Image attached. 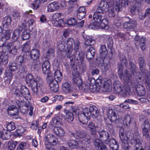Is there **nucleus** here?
<instances>
[{
	"label": "nucleus",
	"instance_id": "f257e3e1",
	"mask_svg": "<svg viewBox=\"0 0 150 150\" xmlns=\"http://www.w3.org/2000/svg\"><path fill=\"white\" fill-rule=\"evenodd\" d=\"M72 135L76 139L80 138V139L78 143L75 140H69L68 143L69 147L71 148H75L78 144L81 143L82 146L81 148V150H90V141L89 139L85 137V134L83 132L78 131L75 133L72 134Z\"/></svg>",
	"mask_w": 150,
	"mask_h": 150
},
{
	"label": "nucleus",
	"instance_id": "f03ea898",
	"mask_svg": "<svg viewBox=\"0 0 150 150\" xmlns=\"http://www.w3.org/2000/svg\"><path fill=\"white\" fill-rule=\"evenodd\" d=\"M10 36L9 33L5 31L3 36L0 39V47H2V50L8 51L9 53L15 55L16 54L17 50L20 48V45L18 42H16V44L9 42L6 44V41L10 39Z\"/></svg>",
	"mask_w": 150,
	"mask_h": 150
},
{
	"label": "nucleus",
	"instance_id": "7ed1b4c3",
	"mask_svg": "<svg viewBox=\"0 0 150 150\" xmlns=\"http://www.w3.org/2000/svg\"><path fill=\"white\" fill-rule=\"evenodd\" d=\"M99 113L97 108L94 105L90 106L89 108H85L83 109L82 113L78 116V119L81 122L86 124L88 120L90 119L91 116L93 118H96Z\"/></svg>",
	"mask_w": 150,
	"mask_h": 150
},
{
	"label": "nucleus",
	"instance_id": "20e7f679",
	"mask_svg": "<svg viewBox=\"0 0 150 150\" xmlns=\"http://www.w3.org/2000/svg\"><path fill=\"white\" fill-rule=\"evenodd\" d=\"M26 80L31 85L33 95L37 96L38 91V87L42 85V81L38 78H33L32 74H28L26 77Z\"/></svg>",
	"mask_w": 150,
	"mask_h": 150
},
{
	"label": "nucleus",
	"instance_id": "39448f33",
	"mask_svg": "<svg viewBox=\"0 0 150 150\" xmlns=\"http://www.w3.org/2000/svg\"><path fill=\"white\" fill-rule=\"evenodd\" d=\"M74 44L75 46L74 50L76 51V53H77L79 48L80 45L79 41L76 40L75 42H74L73 38H69L67 39V47L66 52L67 57L69 58L70 60H73V59H75V57L71 55Z\"/></svg>",
	"mask_w": 150,
	"mask_h": 150
},
{
	"label": "nucleus",
	"instance_id": "423d86ee",
	"mask_svg": "<svg viewBox=\"0 0 150 150\" xmlns=\"http://www.w3.org/2000/svg\"><path fill=\"white\" fill-rule=\"evenodd\" d=\"M120 60L121 62V64L119 66L118 68V74L119 77L120 79H123L125 82L128 83L130 82L132 80L131 74H129L128 72H127L126 70L124 71V72H125V74L123 75L122 74L123 68L122 65H124L126 66L128 64L125 55H122L120 57Z\"/></svg>",
	"mask_w": 150,
	"mask_h": 150
},
{
	"label": "nucleus",
	"instance_id": "0eeeda50",
	"mask_svg": "<svg viewBox=\"0 0 150 150\" xmlns=\"http://www.w3.org/2000/svg\"><path fill=\"white\" fill-rule=\"evenodd\" d=\"M11 91L17 97L23 96L26 100L30 99L29 90L25 86H15L12 87Z\"/></svg>",
	"mask_w": 150,
	"mask_h": 150
},
{
	"label": "nucleus",
	"instance_id": "6e6552de",
	"mask_svg": "<svg viewBox=\"0 0 150 150\" xmlns=\"http://www.w3.org/2000/svg\"><path fill=\"white\" fill-rule=\"evenodd\" d=\"M104 14H101L96 17V19L94 18V14L93 15V19L94 21L93 25L96 28L100 26L102 29H107L109 28L108 20L107 18L103 17Z\"/></svg>",
	"mask_w": 150,
	"mask_h": 150
},
{
	"label": "nucleus",
	"instance_id": "1a4fd4ad",
	"mask_svg": "<svg viewBox=\"0 0 150 150\" xmlns=\"http://www.w3.org/2000/svg\"><path fill=\"white\" fill-rule=\"evenodd\" d=\"M113 3L111 1L107 0H102L100 2L96 11L94 13V18L96 19V17L100 14H104L106 12L109 7V5L110 6Z\"/></svg>",
	"mask_w": 150,
	"mask_h": 150
},
{
	"label": "nucleus",
	"instance_id": "9d476101",
	"mask_svg": "<svg viewBox=\"0 0 150 150\" xmlns=\"http://www.w3.org/2000/svg\"><path fill=\"white\" fill-rule=\"evenodd\" d=\"M115 2H113L112 4L109 6L107 10L108 14L109 17H112L115 16L114 7L116 6L117 8H115L116 10L119 11L120 8V0H114Z\"/></svg>",
	"mask_w": 150,
	"mask_h": 150
},
{
	"label": "nucleus",
	"instance_id": "9b49d317",
	"mask_svg": "<svg viewBox=\"0 0 150 150\" xmlns=\"http://www.w3.org/2000/svg\"><path fill=\"white\" fill-rule=\"evenodd\" d=\"M122 19L123 21H126L123 25L124 28L125 29L132 30L137 25V23L136 21L132 20L128 17L123 18Z\"/></svg>",
	"mask_w": 150,
	"mask_h": 150
},
{
	"label": "nucleus",
	"instance_id": "f8f14e48",
	"mask_svg": "<svg viewBox=\"0 0 150 150\" xmlns=\"http://www.w3.org/2000/svg\"><path fill=\"white\" fill-rule=\"evenodd\" d=\"M133 139L136 142L134 150H144L142 144V138L140 137L138 131H136L133 134Z\"/></svg>",
	"mask_w": 150,
	"mask_h": 150
},
{
	"label": "nucleus",
	"instance_id": "ddd939ff",
	"mask_svg": "<svg viewBox=\"0 0 150 150\" xmlns=\"http://www.w3.org/2000/svg\"><path fill=\"white\" fill-rule=\"evenodd\" d=\"M142 133L143 137L146 138L150 137V121L145 120L142 125Z\"/></svg>",
	"mask_w": 150,
	"mask_h": 150
},
{
	"label": "nucleus",
	"instance_id": "4468645a",
	"mask_svg": "<svg viewBox=\"0 0 150 150\" xmlns=\"http://www.w3.org/2000/svg\"><path fill=\"white\" fill-rule=\"evenodd\" d=\"M47 83L49 84L50 90L54 92H56L57 91L59 88V85L57 82L54 80L52 76L49 75L46 79Z\"/></svg>",
	"mask_w": 150,
	"mask_h": 150
},
{
	"label": "nucleus",
	"instance_id": "2eb2a0df",
	"mask_svg": "<svg viewBox=\"0 0 150 150\" xmlns=\"http://www.w3.org/2000/svg\"><path fill=\"white\" fill-rule=\"evenodd\" d=\"M139 62L141 70L144 73V75H146V76H145V81L148 83H150V76L148 75V74L147 73H146L147 71L146 69H145L144 60L143 57H141L139 58Z\"/></svg>",
	"mask_w": 150,
	"mask_h": 150
},
{
	"label": "nucleus",
	"instance_id": "dca6fc26",
	"mask_svg": "<svg viewBox=\"0 0 150 150\" xmlns=\"http://www.w3.org/2000/svg\"><path fill=\"white\" fill-rule=\"evenodd\" d=\"M119 136L121 141L122 142V146L123 149L127 150L129 149V144L128 143L127 137H125L124 132V129H121L119 131Z\"/></svg>",
	"mask_w": 150,
	"mask_h": 150
},
{
	"label": "nucleus",
	"instance_id": "f3484780",
	"mask_svg": "<svg viewBox=\"0 0 150 150\" xmlns=\"http://www.w3.org/2000/svg\"><path fill=\"white\" fill-rule=\"evenodd\" d=\"M131 1L134 2L135 4L131 8V11L133 14H135L141 9L142 3L143 0H130Z\"/></svg>",
	"mask_w": 150,
	"mask_h": 150
},
{
	"label": "nucleus",
	"instance_id": "a211bd4d",
	"mask_svg": "<svg viewBox=\"0 0 150 150\" xmlns=\"http://www.w3.org/2000/svg\"><path fill=\"white\" fill-rule=\"evenodd\" d=\"M60 16L59 13L55 14L53 16L52 23L53 26L60 27L64 26V21L62 19L59 18V17Z\"/></svg>",
	"mask_w": 150,
	"mask_h": 150
},
{
	"label": "nucleus",
	"instance_id": "6ab92c4d",
	"mask_svg": "<svg viewBox=\"0 0 150 150\" xmlns=\"http://www.w3.org/2000/svg\"><path fill=\"white\" fill-rule=\"evenodd\" d=\"M57 142V139L54 135L49 134L46 136L45 140V146L46 144H48V146L54 145Z\"/></svg>",
	"mask_w": 150,
	"mask_h": 150
},
{
	"label": "nucleus",
	"instance_id": "aec40b11",
	"mask_svg": "<svg viewBox=\"0 0 150 150\" xmlns=\"http://www.w3.org/2000/svg\"><path fill=\"white\" fill-rule=\"evenodd\" d=\"M112 82L110 80H102L100 81V86L102 87L104 90L106 92H110L112 89Z\"/></svg>",
	"mask_w": 150,
	"mask_h": 150
},
{
	"label": "nucleus",
	"instance_id": "412c9836",
	"mask_svg": "<svg viewBox=\"0 0 150 150\" xmlns=\"http://www.w3.org/2000/svg\"><path fill=\"white\" fill-rule=\"evenodd\" d=\"M15 102L18 108H20L21 112L23 114H25L27 112V110L25 108L28 104L25 102L22 101L21 99L18 100L17 98Z\"/></svg>",
	"mask_w": 150,
	"mask_h": 150
},
{
	"label": "nucleus",
	"instance_id": "4be33fe9",
	"mask_svg": "<svg viewBox=\"0 0 150 150\" xmlns=\"http://www.w3.org/2000/svg\"><path fill=\"white\" fill-rule=\"evenodd\" d=\"M59 8V5L58 2L53 1L48 5L47 11L48 12H53L58 10Z\"/></svg>",
	"mask_w": 150,
	"mask_h": 150
},
{
	"label": "nucleus",
	"instance_id": "5701e85b",
	"mask_svg": "<svg viewBox=\"0 0 150 150\" xmlns=\"http://www.w3.org/2000/svg\"><path fill=\"white\" fill-rule=\"evenodd\" d=\"M7 111L8 115L10 116H17L18 115V110L15 105L9 106L7 108Z\"/></svg>",
	"mask_w": 150,
	"mask_h": 150
},
{
	"label": "nucleus",
	"instance_id": "b1692460",
	"mask_svg": "<svg viewBox=\"0 0 150 150\" xmlns=\"http://www.w3.org/2000/svg\"><path fill=\"white\" fill-rule=\"evenodd\" d=\"M98 128L97 126L96 125L93 123L90 122L88 123L86 128L87 130H89L92 134L95 135L97 131Z\"/></svg>",
	"mask_w": 150,
	"mask_h": 150
},
{
	"label": "nucleus",
	"instance_id": "393cba45",
	"mask_svg": "<svg viewBox=\"0 0 150 150\" xmlns=\"http://www.w3.org/2000/svg\"><path fill=\"white\" fill-rule=\"evenodd\" d=\"M93 83H91L90 81H91L92 80H90V82L89 83V85H87L86 86V88L87 91H90L91 92H95L97 91H98L99 90V87L98 88L97 86L95 84V80L93 79Z\"/></svg>",
	"mask_w": 150,
	"mask_h": 150
},
{
	"label": "nucleus",
	"instance_id": "a878e982",
	"mask_svg": "<svg viewBox=\"0 0 150 150\" xmlns=\"http://www.w3.org/2000/svg\"><path fill=\"white\" fill-rule=\"evenodd\" d=\"M34 21L33 19H30L28 20L27 22L24 21L20 26L21 28L27 29L30 28L31 27L32 28V26L34 23Z\"/></svg>",
	"mask_w": 150,
	"mask_h": 150
},
{
	"label": "nucleus",
	"instance_id": "bb28decb",
	"mask_svg": "<svg viewBox=\"0 0 150 150\" xmlns=\"http://www.w3.org/2000/svg\"><path fill=\"white\" fill-rule=\"evenodd\" d=\"M53 131L59 137L64 136L65 133L64 130L61 127H54Z\"/></svg>",
	"mask_w": 150,
	"mask_h": 150
},
{
	"label": "nucleus",
	"instance_id": "cd10ccee",
	"mask_svg": "<svg viewBox=\"0 0 150 150\" xmlns=\"http://www.w3.org/2000/svg\"><path fill=\"white\" fill-rule=\"evenodd\" d=\"M21 28L20 26L19 28V30L16 29L14 30L11 37L12 41L15 42L19 39L21 33V31L20 30H22V29L21 30Z\"/></svg>",
	"mask_w": 150,
	"mask_h": 150
},
{
	"label": "nucleus",
	"instance_id": "c85d7f7f",
	"mask_svg": "<svg viewBox=\"0 0 150 150\" xmlns=\"http://www.w3.org/2000/svg\"><path fill=\"white\" fill-rule=\"evenodd\" d=\"M94 144L96 149L98 150H108L106 147L103 144L99 139L96 140Z\"/></svg>",
	"mask_w": 150,
	"mask_h": 150
},
{
	"label": "nucleus",
	"instance_id": "c756f323",
	"mask_svg": "<svg viewBox=\"0 0 150 150\" xmlns=\"http://www.w3.org/2000/svg\"><path fill=\"white\" fill-rule=\"evenodd\" d=\"M107 115L108 118L111 121L114 122L117 121L116 114L112 109H110L108 110Z\"/></svg>",
	"mask_w": 150,
	"mask_h": 150
},
{
	"label": "nucleus",
	"instance_id": "7c9ffc66",
	"mask_svg": "<svg viewBox=\"0 0 150 150\" xmlns=\"http://www.w3.org/2000/svg\"><path fill=\"white\" fill-rule=\"evenodd\" d=\"M114 91L116 93L120 94L122 95L124 97H126L127 96V93L129 94L131 93L130 90L128 88L126 90H125V93H122L123 90L122 88L117 87V88H113Z\"/></svg>",
	"mask_w": 150,
	"mask_h": 150
},
{
	"label": "nucleus",
	"instance_id": "2f4dec72",
	"mask_svg": "<svg viewBox=\"0 0 150 150\" xmlns=\"http://www.w3.org/2000/svg\"><path fill=\"white\" fill-rule=\"evenodd\" d=\"M40 56V51L37 49L32 50L30 51L31 58L33 60H36Z\"/></svg>",
	"mask_w": 150,
	"mask_h": 150
},
{
	"label": "nucleus",
	"instance_id": "473e14b6",
	"mask_svg": "<svg viewBox=\"0 0 150 150\" xmlns=\"http://www.w3.org/2000/svg\"><path fill=\"white\" fill-rule=\"evenodd\" d=\"M11 137V133L10 131L5 129L2 131H0V138L3 139L7 140L9 139Z\"/></svg>",
	"mask_w": 150,
	"mask_h": 150
},
{
	"label": "nucleus",
	"instance_id": "72a5a7b5",
	"mask_svg": "<svg viewBox=\"0 0 150 150\" xmlns=\"http://www.w3.org/2000/svg\"><path fill=\"white\" fill-rule=\"evenodd\" d=\"M107 144H109L110 147L113 150H117L118 148L117 142L114 139H110Z\"/></svg>",
	"mask_w": 150,
	"mask_h": 150
},
{
	"label": "nucleus",
	"instance_id": "f704fd0d",
	"mask_svg": "<svg viewBox=\"0 0 150 150\" xmlns=\"http://www.w3.org/2000/svg\"><path fill=\"white\" fill-rule=\"evenodd\" d=\"M74 83L76 84L79 87L81 86L82 83V82L81 77L78 74H76L72 78Z\"/></svg>",
	"mask_w": 150,
	"mask_h": 150
},
{
	"label": "nucleus",
	"instance_id": "c9c22d12",
	"mask_svg": "<svg viewBox=\"0 0 150 150\" xmlns=\"http://www.w3.org/2000/svg\"><path fill=\"white\" fill-rule=\"evenodd\" d=\"M63 90L66 93H68L72 91V88L71 84L68 82L63 83L62 85Z\"/></svg>",
	"mask_w": 150,
	"mask_h": 150
},
{
	"label": "nucleus",
	"instance_id": "e433bc0d",
	"mask_svg": "<svg viewBox=\"0 0 150 150\" xmlns=\"http://www.w3.org/2000/svg\"><path fill=\"white\" fill-rule=\"evenodd\" d=\"M50 66L49 62L48 60L45 61L42 65L43 72L44 73H47L50 69Z\"/></svg>",
	"mask_w": 150,
	"mask_h": 150
},
{
	"label": "nucleus",
	"instance_id": "4c0bfd02",
	"mask_svg": "<svg viewBox=\"0 0 150 150\" xmlns=\"http://www.w3.org/2000/svg\"><path fill=\"white\" fill-rule=\"evenodd\" d=\"M54 80L56 81L57 82H60L62 78V72L58 70L55 71L54 73Z\"/></svg>",
	"mask_w": 150,
	"mask_h": 150
},
{
	"label": "nucleus",
	"instance_id": "58836bf2",
	"mask_svg": "<svg viewBox=\"0 0 150 150\" xmlns=\"http://www.w3.org/2000/svg\"><path fill=\"white\" fill-rule=\"evenodd\" d=\"M131 121L130 117V116L128 115L126 116L125 117L123 121L120 118H119L118 120V121L120 123L122 124L124 123V124H125L127 127L129 126Z\"/></svg>",
	"mask_w": 150,
	"mask_h": 150
},
{
	"label": "nucleus",
	"instance_id": "ea45409f",
	"mask_svg": "<svg viewBox=\"0 0 150 150\" xmlns=\"http://www.w3.org/2000/svg\"><path fill=\"white\" fill-rule=\"evenodd\" d=\"M24 57L23 56L20 55L17 56L16 59V63L19 66V69L21 68L22 64L24 62Z\"/></svg>",
	"mask_w": 150,
	"mask_h": 150
},
{
	"label": "nucleus",
	"instance_id": "a19ab883",
	"mask_svg": "<svg viewBox=\"0 0 150 150\" xmlns=\"http://www.w3.org/2000/svg\"><path fill=\"white\" fill-rule=\"evenodd\" d=\"M99 135L100 137L103 138V139L105 140L104 142L105 144H107L108 143V139L109 135L107 132L105 131H102L99 133Z\"/></svg>",
	"mask_w": 150,
	"mask_h": 150
},
{
	"label": "nucleus",
	"instance_id": "79ce46f5",
	"mask_svg": "<svg viewBox=\"0 0 150 150\" xmlns=\"http://www.w3.org/2000/svg\"><path fill=\"white\" fill-rule=\"evenodd\" d=\"M95 50L92 47H91L89 50L86 52V57L88 59H91L93 58Z\"/></svg>",
	"mask_w": 150,
	"mask_h": 150
},
{
	"label": "nucleus",
	"instance_id": "37998d69",
	"mask_svg": "<svg viewBox=\"0 0 150 150\" xmlns=\"http://www.w3.org/2000/svg\"><path fill=\"white\" fill-rule=\"evenodd\" d=\"M100 54L101 57L102 58H105L107 53V51L105 45H102L100 46Z\"/></svg>",
	"mask_w": 150,
	"mask_h": 150
},
{
	"label": "nucleus",
	"instance_id": "c03bdc74",
	"mask_svg": "<svg viewBox=\"0 0 150 150\" xmlns=\"http://www.w3.org/2000/svg\"><path fill=\"white\" fill-rule=\"evenodd\" d=\"M136 91L138 95L142 96H144L145 94L144 87L142 85H139L137 88Z\"/></svg>",
	"mask_w": 150,
	"mask_h": 150
},
{
	"label": "nucleus",
	"instance_id": "a18cd8bd",
	"mask_svg": "<svg viewBox=\"0 0 150 150\" xmlns=\"http://www.w3.org/2000/svg\"><path fill=\"white\" fill-rule=\"evenodd\" d=\"M31 47V45L30 42H27L22 45L21 48V51L25 52H28L30 50Z\"/></svg>",
	"mask_w": 150,
	"mask_h": 150
},
{
	"label": "nucleus",
	"instance_id": "49530a36",
	"mask_svg": "<svg viewBox=\"0 0 150 150\" xmlns=\"http://www.w3.org/2000/svg\"><path fill=\"white\" fill-rule=\"evenodd\" d=\"M65 113L67 121L69 122L72 121L74 119V116L73 113L68 110H66Z\"/></svg>",
	"mask_w": 150,
	"mask_h": 150
},
{
	"label": "nucleus",
	"instance_id": "de8ad7c7",
	"mask_svg": "<svg viewBox=\"0 0 150 150\" xmlns=\"http://www.w3.org/2000/svg\"><path fill=\"white\" fill-rule=\"evenodd\" d=\"M11 18L9 17H5L3 19L2 24L4 27L6 28L8 25H9L11 22Z\"/></svg>",
	"mask_w": 150,
	"mask_h": 150
},
{
	"label": "nucleus",
	"instance_id": "09e8293b",
	"mask_svg": "<svg viewBox=\"0 0 150 150\" xmlns=\"http://www.w3.org/2000/svg\"><path fill=\"white\" fill-rule=\"evenodd\" d=\"M8 58L6 54L4 53L0 52V62H2L3 64L7 63L8 62Z\"/></svg>",
	"mask_w": 150,
	"mask_h": 150
},
{
	"label": "nucleus",
	"instance_id": "8fccbe9b",
	"mask_svg": "<svg viewBox=\"0 0 150 150\" xmlns=\"http://www.w3.org/2000/svg\"><path fill=\"white\" fill-rule=\"evenodd\" d=\"M16 145L17 143L16 142H9L8 143V149L9 150H13Z\"/></svg>",
	"mask_w": 150,
	"mask_h": 150
},
{
	"label": "nucleus",
	"instance_id": "3c124183",
	"mask_svg": "<svg viewBox=\"0 0 150 150\" xmlns=\"http://www.w3.org/2000/svg\"><path fill=\"white\" fill-rule=\"evenodd\" d=\"M77 21L74 18H70L67 20L65 23L69 25H75L77 23Z\"/></svg>",
	"mask_w": 150,
	"mask_h": 150
},
{
	"label": "nucleus",
	"instance_id": "603ef678",
	"mask_svg": "<svg viewBox=\"0 0 150 150\" xmlns=\"http://www.w3.org/2000/svg\"><path fill=\"white\" fill-rule=\"evenodd\" d=\"M25 109H26L27 112L25 113H27L28 112V114L30 116H32L33 114V107L30 104L28 105Z\"/></svg>",
	"mask_w": 150,
	"mask_h": 150
},
{
	"label": "nucleus",
	"instance_id": "864d4df0",
	"mask_svg": "<svg viewBox=\"0 0 150 150\" xmlns=\"http://www.w3.org/2000/svg\"><path fill=\"white\" fill-rule=\"evenodd\" d=\"M145 41L146 38H142L139 40L140 42L139 43L141 49L142 50H144L146 47Z\"/></svg>",
	"mask_w": 150,
	"mask_h": 150
},
{
	"label": "nucleus",
	"instance_id": "5fc2aeb1",
	"mask_svg": "<svg viewBox=\"0 0 150 150\" xmlns=\"http://www.w3.org/2000/svg\"><path fill=\"white\" fill-rule=\"evenodd\" d=\"M17 64L15 62L11 63L9 64V69L11 71H15L18 69V67Z\"/></svg>",
	"mask_w": 150,
	"mask_h": 150
},
{
	"label": "nucleus",
	"instance_id": "6e6d98bb",
	"mask_svg": "<svg viewBox=\"0 0 150 150\" xmlns=\"http://www.w3.org/2000/svg\"><path fill=\"white\" fill-rule=\"evenodd\" d=\"M6 128L8 131L14 130L16 128L15 123L12 122H10L7 125Z\"/></svg>",
	"mask_w": 150,
	"mask_h": 150
},
{
	"label": "nucleus",
	"instance_id": "4d7b16f0",
	"mask_svg": "<svg viewBox=\"0 0 150 150\" xmlns=\"http://www.w3.org/2000/svg\"><path fill=\"white\" fill-rule=\"evenodd\" d=\"M29 33L27 31H23L22 34L21 38L23 40H25L28 39L29 38Z\"/></svg>",
	"mask_w": 150,
	"mask_h": 150
},
{
	"label": "nucleus",
	"instance_id": "13d9d810",
	"mask_svg": "<svg viewBox=\"0 0 150 150\" xmlns=\"http://www.w3.org/2000/svg\"><path fill=\"white\" fill-rule=\"evenodd\" d=\"M95 43L94 40L91 38H87L85 40V45L86 46H91L93 44Z\"/></svg>",
	"mask_w": 150,
	"mask_h": 150
},
{
	"label": "nucleus",
	"instance_id": "bf43d9fd",
	"mask_svg": "<svg viewBox=\"0 0 150 150\" xmlns=\"http://www.w3.org/2000/svg\"><path fill=\"white\" fill-rule=\"evenodd\" d=\"M54 52V50L53 49H49L46 54V56H45L44 57L49 58L53 56Z\"/></svg>",
	"mask_w": 150,
	"mask_h": 150
},
{
	"label": "nucleus",
	"instance_id": "052dcab7",
	"mask_svg": "<svg viewBox=\"0 0 150 150\" xmlns=\"http://www.w3.org/2000/svg\"><path fill=\"white\" fill-rule=\"evenodd\" d=\"M41 2L40 0H35L32 4L34 9H36L40 7Z\"/></svg>",
	"mask_w": 150,
	"mask_h": 150
},
{
	"label": "nucleus",
	"instance_id": "680f3d73",
	"mask_svg": "<svg viewBox=\"0 0 150 150\" xmlns=\"http://www.w3.org/2000/svg\"><path fill=\"white\" fill-rule=\"evenodd\" d=\"M122 19L120 18L117 17L114 20V24L116 26L119 27L121 25Z\"/></svg>",
	"mask_w": 150,
	"mask_h": 150
},
{
	"label": "nucleus",
	"instance_id": "e2e57ef3",
	"mask_svg": "<svg viewBox=\"0 0 150 150\" xmlns=\"http://www.w3.org/2000/svg\"><path fill=\"white\" fill-rule=\"evenodd\" d=\"M51 124L54 127H57V125H59V122L58 121L57 117H54L52 118L50 122Z\"/></svg>",
	"mask_w": 150,
	"mask_h": 150
},
{
	"label": "nucleus",
	"instance_id": "0e129e2a",
	"mask_svg": "<svg viewBox=\"0 0 150 150\" xmlns=\"http://www.w3.org/2000/svg\"><path fill=\"white\" fill-rule=\"evenodd\" d=\"M71 108L73 112L75 113L76 116H77V117L78 118V116L81 115V114H79V110L78 108L76 106H72Z\"/></svg>",
	"mask_w": 150,
	"mask_h": 150
},
{
	"label": "nucleus",
	"instance_id": "69168bd1",
	"mask_svg": "<svg viewBox=\"0 0 150 150\" xmlns=\"http://www.w3.org/2000/svg\"><path fill=\"white\" fill-rule=\"evenodd\" d=\"M26 145L25 143L21 142L17 147L16 150H23Z\"/></svg>",
	"mask_w": 150,
	"mask_h": 150
},
{
	"label": "nucleus",
	"instance_id": "338daca9",
	"mask_svg": "<svg viewBox=\"0 0 150 150\" xmlns=\"http://www.w3.org/2000/svg\"><path fill=\"white\" fill-rule=\"evenodd\" d=\"M57 47L61 51L63 50L65 48V46L64 43L62 42L58 43Z\"/></svg>",
	"mask_w": 150,
	"mask_h": 150
},
{
	"label": "nucleus",
	"instance_id": "774afa93",
	"mask_svg": "<svg viewBox=\"0 0 150 150\" xmlns=\"http://www.w3.org/2000/svg\"><path fill=\"white\" fill-rule=\"evenodd\" d=\"M67 6V2L65 0H62L60 4L59 8L63 9L66 8Z\"/></svg>",
	"mask_w": 150,
	"mask_h": 150
}]
</instances>
